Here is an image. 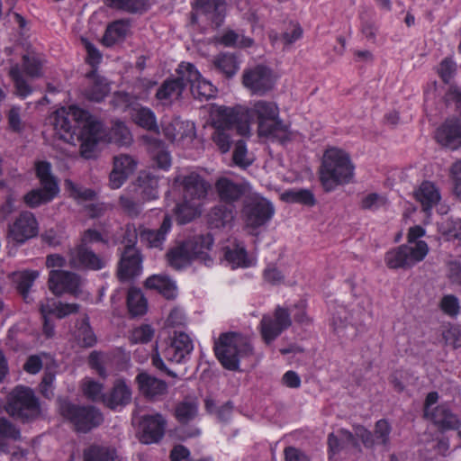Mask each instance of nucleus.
<instances>
[{"label": "nucleus", "mask_w": 461, "mask_h": 461, "mask_svg": "<svg viewBox=\"0 0 461 461\" xmlns=\"http://www.w3.org/2000/svg\"><path fill=\"white\" fill-rule=\"evenodd\" d=\"M50 122L59 137L68 143L80 141V154L85 158H93L96 154V142L104 138L100 122L86 111L71 105L61 107L50 115Z\"/></svg>", "instance_id": "nucleus-1"}, {"label": "nucleus", "mask_w": 461, "mask_h": 461, "mask_svg": "<svg viewBox=\"0 0 461 461\" xmlns=\"http://www.w3.org/2000/svg\"><path fill=\"white\" fill-rule=\"evenodd\" d=\"M240 122H248L251 130L254 119L258 122L259 136L276 139L285 142L291 139L292 132L288 126L279 119V108L274 102L258 100L250 104L249 107H233Z\"/></svg>", "instance_id": "nucleus-2"}, {"label": "nucleus", "mask_w": 461, "mask_h": 461, "mask_svg": "<svg viewBox=\"0 0 461 461\" xmlns=\"http://www.w3.org/2000/svg\"><path fill=\"white\" fill-rule=\"evenodd\" d=\"M173 189H182L183 202L176 203L174 212L179 223L191 221L202 212L203 202L205 199L210 184L205 182L194 172L188 175L179 174L173 182Z\"/></svg>", "instance_id": "nucleus-3"}, {"label": "nucleus", "mask_w": 461, "mask_h": 461, "mask_svg": "<svg viewBox=\"0 0 461 461\" xmlns=\"http://www.w3.org/2000/svg\"><path fill=\"white\" fill-rule=\"evenodd\" d=\"M237 115L232 107L212 105L210 108L212 125L214 129L212 139L221 153H227L231 147V130L235 129L240 136L250 135L248 122H240Z\"/></svg>", "instance_id": "nucleus-4"}, {"label": "nucleus", "mask_w": 461, "mask_h": 461, "mask_svg": "<svg viewBox=\"0 0 461 461\" xmlns=\"http://www.w3.org/2000/svg\"><path fill=\"white\" fill-rule=\"evenodd\" d=\"M354 169L350 157L345 150L336 147L327 149L320 169L323 188L330 192L339 185L348 183L354 176Z\"/></svg>", "instance_id": "nucleus-5"}, {"label": "nucleus", "mask_w": 461, "mask_h": 461, "mask_svg": "<svg viewBox=\"0 0 461 461\" xmlns=\"http://www.w3.org/2000/svg\"><path fill=\"white\" fill-rule=\"evenodd\" d=\"M212 244L213 240L211 235L199 236L193 240H187L167 253V262L176 269L184 268L195 259L210 266L212 259L209 256V251Z\"/></svg>", "instance_id": "nucleus-6"}, {"label": "nucleus", "mask_w": 461, "mask_h": 461, "mask_svg": "<svg viewBox=\"0 0 461 461\" xmlns=\"http://www.w3.org/2000/svg\"><path fill=\"white\" fill-rule=\"evenodd\" d=\"M214 351L221 364L229 370H237L240 357L250 354L252 348L245 338L237 333L222 334L215 342Z\"/></svg>", "instance_id": "nucleus-7"}, {"label": "nucleus", "mask_w": 461, "mask_h": 461, "mask_svg": "<svg viewBox=\"0 0 461 461\" xmlns=\"http://www.w3.org/2000/svg\"><path fill=\"white\" fill-rule=\"evenodd\" d=\"M6 411L23 420L37 418L41 414V405L34 392L26 386L14 387L8 395Z\"/></svg>", "instance_id": "nucleus-8"}, {"label": "nucleus", "mask_w": 461, "mask_h": 461, "mask_svg": "<svg viewBox=\"0 0 461 461\" xmlns=\"http://www.w3.org/2000/svg\"><path fill=\"white\" fill-rule=\"evenodd\" d=\"M35 169L41 188L32 189L23 197L24 203L32 208L50 202L59 192L58 182L51 174V166L49 162L40 161L36 163Z\"/></svg>", "instance_id": "nucleus-9"}, {"label": "nucleus", "mask_w": 461, "mask_h": 461, "mask_svg": "<svg viewBox=\"0 0 461 461\" xmlns=\"http://www.w3.org/2000/svg\"><path fill=\"white\" fill-rule=\"evenodd\" d=\"M104 241L102 235L95 230L89 229L84 232L81 243L70 251L69 264L75 268H88L99 270L105 265V260L101 258L88 246Z\"/></svg>", "instance_id": "nucleus-10"}, {"label": "nucleus", "mask_w": 461, "mask_h": 461, "mask_svg": "<svg viewBox=\"0 0 461 461\" xmlns=\"http://www.w3.org/2000/svg\"><path fill=\"white\" fill-rule=\"evenodd\" d=\"M274 214L272 203L260 194L251 193L245 198L241 216L247 229L255 230L266 225Z\"/></svg>", "instance_id": "nucleus-11"}, {"label": "nucleus", "mask_w": 461, "mask_h": 461, "mask_svg": "<svg viewBox=\"0 0 461 461\" xmlns=\"http://www.w3.org/2000/svg\"><path fill=\"white\" fill-rule=\"evenodd\" d=\"M125 237V249L122 254L119 264L118 277L122 282L129 281L142 273V257L134 244L137 240L136 229L127 225Z\"/></svg>", "instance_id": "nucleus-12"}, {"label": "nucleus", "mask_w": 461, "mask_h": 461, "mask_svg": "<svg viewBox=\"0 0 461 461\" xmlns=\"http://www.w3.org/2000/svg\"><path fill=\"white\" fill-rule=\"evenodd\" d=\"M59 410L66 419L69 420L77 431L87 432L100 425L104 420L102 413L93 406H77L62 401Z\"/></svg>", "instance_id": "nucleus-13"}, {"label": "nucleus", "mask_w": 461, "mask_h": 461, "mask_svg": "<svg viewBox=\"0 0 461 461\" xmlns=\"http://www.w3.org/2000/svg\"><path fill=\"white\" fill-rule=\"evenodd\" d=\"M176 74L189 84L193 96L200 101L208 100L216 94L214 86L202 76L199 70L191 63L179 64Z\"/></svg>", "instance_id": "nucleus-14"}, {"label": "nucleus", "mask_w": 461, "mask_h": 461, "mask_svg": "<svg viewBox=\"0 0 461 461\" xmlns=\"http://www.w3.org/2000/svg\"><path fill=\"white\" fill-rule=\"evenodd\" d=\"M225 15V0H197L192 22L199 25L210 23L212 27L218 28L223 23Z\"/></svg>", "instance_id": "nucleus-15"}, {"label": "nucleus", "mask_w": 461, "mask_h": 461, "mask_svg": "<svg viewBox=\"0 0 461 461\" xmlns=\"http://www.w3.org/2000/svg\"><path fill=\"white\" fill-rule=\"evenodd\" d=\"M292 323L290 313L283 307H276L272 314L264 315L260 321V333L267 344L273 342Z\"/></svg>", "instance_id": "nucleus-16"}, {"label": "nucleus", "mask_w": 461, "mask_h": 461, "mask_svg": "<svg viewBox=\"0 0 461 461\" xmlns=\"http://www.w3.org/2000/svg\"><path fill=\"white\" fill-rule=\"evenodd\" d=\"M275 80L272 71L265 66H257L247 69L242 77L243 86L253 95H263L271 90Z\"/></svg>", "instance_id": "nucleus-17"}, {"label": "nucleus", "mask_w": 461, "mask_h": 461, "mask_svg": "<svg viewBox=\"0 0 461 461\" xmlns=\"http://www.w3.org/2000/svg\"><path fill=\"white\" fill-rule=\"evenodd\" d=\"M39 232V224L32 212H23L9 225L7 238L9 241L23 244L35 237Z\"/></svg>", "instance_id": "nucleus-18"}, {"label": "nucleus", "mask_w": 461, "mask_h": 461, "mask_svg": "<svg viewBox=\"0 0 461 461\" xmlns=\"http://www.w3.org/2000/svg\"><path fill=\"white\" fill-rule=\"evenodd\" d=\"M354 431L365 447H373L375 445H379L385 450H389L392 427L386 420L383 419L375 422L374 433L360 425L356 426Z\"/></svg>", "instance_id": "nucleus-19"}, {"label": "nucleus", "mask_w": 461, "mask_h": 461, "mask_svg": "<svg viewBox=\"0 0 461 461\" xmlns=\"http://www.w3.org/2000/svg\"><path fill=\"white\" fill-rule=\"evenodd\" d=\"M167 421L158 414L145 415L139 423V438L143 444L159 442L164 437Z\"/></svg>", "instance_id": "nucleus-20"}, {"label": "nucleus", "mask_w": 461, "mask_h": 461, "mask_svg": "<svg viewBox=\"0 0 461 461\" xmlns=\"http://www.w3.org/2000/svg\"><path fill=\"white\" fill-rule=\"evenodd\" d=\"M83 281L73 273L62 270H52L50 273L49 286L57 295L63 293H71L77 295L81 292Z\"/></svg>", "instance_id": "nucleus-21"}, {"label": "nucleus", "mask_w": 461, "mask_h": 461, "mask_svg": "<svg viewBox=\"0 0 461 461\" xmlns=\"http://www.w3.org/2000/svg\"><path fill=\"white\" fill-rule=\"evenodd\" d=\"M194 349L193 340L184 332H176L170 344L163 350L164 357L170 362L182 363Z\"/></svg>", "instance_id": "nucleus-22"}, {"label": "nucleus", "mask_w": 461, "mask_h": 461, "mask_svg": "<svg viewBox=\"0 0 461 461\" xmlns=\"http://www.w3.org/2000/svg\"><path fill=\"white\" fill-rule=\"evenodd\" d=\"M162 131L165 137L170 141L192 140L195 136L194 123L190 121H182L179 118L164 121Z\"/></svg>", "instance_id": "nucleus-23"}, {"label": "nucleus", "mask_w": 461, "mask_h": 461, "mask_svg": "<svg viewBox=\"0 0 461 461\" xmlns=\"http://www.w3.org/2000/svg\"><path fill=\"white\" fill-rule=\"evenodd\" d=\"M437 141L451 149L461 147V119L447 120L436 131Z\"/></svg>", "instance_id": "nucleus-24"}, {"label": "nucleus", "mask_w": 461, "mask_h": 461, "mask_svg": "<svg viewBox=\"0 0 461 461\" xmlns=\"http://www.w3.org/2000/svg\"><path fill=\"white\" fill-rule=\"evenodd\" d=\"M425 418L441 431L457 429L461 426L459 417L446 403L437 405Z\"/></svg>", "instance_id": "nucleus-25"}, {"label": "nucleus", "mask_w": 461, "mask_h": 461, "mask_svg": "<svg viewBox=\"0 0 461 461\" xmlns=\"http://www.w3.org/2000/svg\"><path fill=\"white\" fill-rule=\"evenodd\" d=\"M172 220L169 215H165L160 228L157 230L143 229L139 233L140 241L149 249H163L167 235L171 230Z\"/></svg>", "instance_id": "nucleus-26"}, {"label": "nucleus", "mask_w": 461, "mask_h": 461, "mask_svg": "<svg viewBox=\"0 0 461 461\" xmlns=\"http://www.w3.org/2000/svg\"><path fill=\"white\" fill-rule=\"evenodd\" d=\"M185 86V79L177 75V77L169 78L159 86L156 98L160 104L169 106L181 98Z\"/></svg>", "instance_id": "nucleus-27"}, {"label": "nucleus", "mask_w": 461, "mask_h": 461, "mask_svg": "<svg viewBox=\"0 0 461 461\" xmlns=\"http://www.w3.org/2000/svg\"><path fill=\"white\" fill-rule=\"evenodd\" d=\"M131 389L127 382L117 379L110 393L104 397V404L113 410L124 407L131 402Z\"/></svg>", "instance_id": "nucleus-28"}, {"label": "nucleus", "mask_w": 461, "mask_h": 461, "mask_svg": "<svg viewBox=\"0 0 461 461\" xmlns=\"http://www.w3.org/2000/svg\"><path fill=\"white\" fill-rule=\"evenodd\" d=\"M415 199L421 204L422 209L429 212L441 200V194L437 185L431 181H423L414 190Z\"/></svg>", "instance_id": "nucleus-29"}, {"label": "nucleus", "mask_w": 461, "mask_h": 461, "mask_svg": "<svg viewBox=\"0 0 461 461\" xmlns=\"http://www.w3.org/2000/svg\"><path fill=\"white\" fill-rule=\"evenodd\" d=\"M249 187L248 183L237 184L227 177L218 179L215 184L221 200L229 203L240 199Z\"/></svg>", "instance_id": "nucleus-30"}, {"label": "nucleus", "mask_w": 461, "mask_h": 461, "mask_svg": "<svg viewBox=\"0 0 461 461\" xmlns=\"http://www.w3.org/2000/svg\"><path fill=\"white\" fill-rule=\"evenodd\" d=\"M208 224L212 229L230 228L235 218L234 205L220 204L213 207L208 213Z\"/></svg>", "instance_id": "nucleus-31"}, {"label": "nucleus", "mask_w": 461, "mask_h": 461, "mask_svg": "<svg viewBox=\"0 0 461 461\" xmlns=\"http://www.w3.org/2000/svg\"><path fill=\"white\" fill-rule=\"evenodd\" d=\"M100 131L104 138L96 142V146L101 143L114 142L120 146H128L132 142V136L127 126L122 122H116L109 133L105 131L100 122Z\"/></svg>", "instance_id": "nucleus-32"}, {"label": "nucleus", "mask_w": 461, "mask_h": 461, "mask_svg": "<svg viewBox=\"0 0 461 461\" xmlns=\"http://www.w3.org/2000/svg\"><path fill=\"white\" fill-rule=\"evenodd\" d=\"M145 285L149 289L156 290L167 299L175 298L177 294L176 282L166 275H153L147 278Z\"/></svg>", "instance_id": "nucleus-33"}, {"label": "nucleus", "mask_w": 461, "mask_h": 461, "mask_svg": "<svg viewBox=\"0 0 461 461\" xmlns=\"http://www.w3.org/2000/svg\"><path fill=\"white\" fill-rule=\"evenodd\" d=\"M140 391L149 398L160 396L167 392V384L148 374L142 373L137 376Z\"/></svg>", "instance_id": "nucleus-34"}, {"label": "nucleus", "mask_w": 461, "mask_h": 461, "mask_svg": "<svg viewBox=\"0 0 461 461\" xmlns=\"http://www.w3.org/2000/svg\"><path fill=\"white\" fill-rule=\"evenodd\" d=\"M88 86L85 90L87 99L94 102H101L110 92V86L106 80L95 74V71L88 74Z\"/></svg>", "instance_id": "nucleus-35"}, {"label": "nucleus", "mask_w": 461, "mask_h": 461, "mask_svg": "<svg viewBox=\"0 0 461 461\" xmlns=\"http://www.w3.org/2000/svg\"><path fill=\"white\" fill-rule=\"evenodd\" d=\"M328 444L331 455L339 453L348 447H357L358 444L353 434L344 429H338L335 433L329 435Z\"/></svg>", "instance_id": "nucleus-36"}, {"label": "nucleus", "mask_w": 461, "mask_h": 461, "mask_svg": "<svg viewBox=\"0 0 461 461\" xmlns=\"http://www.w3.org/2000/svg\"><path fill=\"white\" fill-rule=\"evenodd\" d=\"M77 304L57 303L54 299H47L41 304V312L42 317H48L50 314H55L58 318H64L67 315L77 312Z\"/></svg>", "instance_id": "nucleus-37"}, {"label": "nucleus", "mask_w": 461, "mask_h": 461, "mask_svg": "<svg viewBox=\"0 0 461 461\" xmlns=\"http://www.w3.org/2000/svg\"><path fill=\"white\" fill-rule=\"evenodd\" d=\"M225 259L232 268L249 267L254 264L253 258L248 257L247 251L241 244H235L232 248H227Z\"/></svg>", "instance_id": "nucleus-38"}, {"label": "nucleus", "mask_w": 461, "mask_h": 461, "mask_svg": "<svg viewBox=\"0 0 461 461\" xmlns=\"http://www.w3.org/2000/svg\"><path fill=\"white\" fill-rule=\"evenodd\" d=\"M131 115L139 126L149 131H158L156 116L149 108L136 104L132 107Z\"/></svg>", "instance_id": "nucleus-39"}, {"label": "nucleus", "mask_w": 461, "mask_h": 461, "mask_svg": "<svg viewBox=\"0 0 461 461\" xmlns=\"http://www.w3.org/2000/svg\"><path fill=\"white\" fill-rule=\"evenodd\" d=\"M20 430L5 418H0V451L10 452V444L20 438Z\"/></svg>", "instance_id": "nucleus-40"}, {"label": "nucleus", "mask_w": 461, "mask_h": 461, "mask_svg": "<svg viewBox=\"0 0 461 461\" xmlns=\"http://www.w3.org/2000/svg\"><path fill=\"white\" fill-rule=\"evenodd\" d=\"M130 25L123 20L116 21L111 23L103 37V43L105 46H113L118 41H122L129 32Z\"/></svg>", "instance_id": "nucleus-41"}, {"label": "nucleus", "mask_w": 461, "mask_h": 461, "mask_svg": "<svg viewBox=\"0 0 461 461\" xmlns=\"http://www.w3.org/2000/svg\"><path fill=\"white\" fill-rule=\"evenodd\" d=\"M215 42L225 47L248 48L252 46L253 40L233 30H226L222 34L215 37Z\"/></svg>", "instance_id": "nucleus-42"}, {"label": "nucleus", "mask_w": 461, "mask_h": 461, "mask_svg": "<svg viewBox=\"0 0 461 461\" xmlns=\"http://www.w3.org/2000/svg\"><path fill=\"white\" fill-rule=\"evenodd\" d=\"M39 276L40 273L37 270H22L13 273V281L24 299L27 298L31 287Z\"/></svg>", "instance_id": "nucleus-43"}, {"label": "nucleus", "mask_w": 461, "mask_h": 461, "mask_svg": "<svg viewBox=\"0 0 461 461\" xmlns=\"http://www.w3.org/2000/svg\"><path fill=\"white\" fill-rule=\"evenodd\" d=\"M214 67L225 77H231L239 70V62L230 53H221L213 59Z\"/></svg>", "instance_id": "nucleus-44"}, {"label": "nucleus", "mask_w": 461, "mask_h": 461, "mask_svg": "<svg viewBox=\"0 0 461 461\" xmlns=\"http://www.w3.org/2000/svg\"><path fill=\"white\" fill-rule=\"evenodd\" d=\"M410 267L422 261L429 253V246L425 241L408 242L402 245Z\"/></svg>", "instance_id": "nucleus-45"}, {"label": "nucleus", "mask_w": 461, "mask_h": 461, "mask_svg": "<svg viewBox=\"0 0 461 461\" xmlns=\"http://www.w3.org/2000/svg\"><path fill=\"white\" fill-rule=\"evenodd\" d=\"M127 305L132 316H140L146 313L148 303L140 290L131 288L128 292Z\"/></svg>", "instance_id": "nucleus-46"}, {"label": "nucleus", "mask_w": 461, "mask_h": 461, "mask_svg": "<svg viewBox=\"0 0 461 461\" xmlns=\"http://www.w3.org/2000/svg\"><path fill=\"white\" fill-rule=\"evenodd\" d=\"M84 461H120L113 448L92 446L84 452Z\"/></svg>", "instance_id": "nucleus-47"}, {"label": "nucleus", "mask_w": 461, "mask_h": 461, "mask_svg": "<svg viewBox=\"0 0 461 461\" xmlns=\"http://www.w3.org/2000/svg\"><path fill=\"white\" fill-rule=\"evenodd\" d=\"M140 188L143 200L149 201L158 197V180L149 174L141 173L139 176Z\"/></svg>", "instance_id": "nucleus-48"}, {"label": "nucleus", "mask_w": 461, "mask_h": 461, "mask_svg": "<svg viewBox=\"0 0 461 461\" xmlns=\"http://www.w3.org/2000/svg\"><path fill=\"white\" fill-rule=\"evenodd\" d=\"M81 390L84 395L93 402H102L104 403V384L94 380L91 377H85L81 381Z\"/></svg>", "instance_id": "nucleus-49"}, {"label": "nucleus", "mask_w": 461, "mask_h": 461, "mask_svg": "<svg viewBox=\"0 0 461 461\" xmlns=\"http://www.w3.org/2000/svg\"><path fill=\"white\" fill-rule=\"evenodd\" d=\"M65 190L68 192L69 196L74 198L77 203H83L95 200L96 194L95 191L84 188L81 185L75 184L70 179H66L64 182Z\"/></svg>", "instance_id": "nucleus-50"}, {"label": "nucleus", "mask_w": 461, "mask_h": 461, "mask_svg": "<svg viewBox=\"0 0 461 461\" xmlns=\"http://www.w3.org/2000/svg\"><path fill=\"white\" fill-rule=\"evenodd\" d=\"M283 201L312 206L315 203L313 194L307 189H290L281 194Z\"/></svg>", "instance_id": "nucleus-51"}, {"label": "nucleus", "mask_w": 461, "mask_h": 461, "mask_svg": "<svg viewBox=\"0 0 461 461\" xmlns=\"http://www.w3.org/2000/svg\"><path fill=\"white\" fill-rule=\"evenodd\" d=\"M111 361L112 358L109 354L97 351H93L88 357V364L90 367L104 379L108 376L106 366L110 365Z\"/></svg>", "instance_id": "nucleus-52"}, {"label": "nucleus", "mask_w": 461, "mask_h": 461, "mask_svg": "<svg viewBox=\"0 0 461 461\" xmlns=\"http://www.w3.org/2000/svg\"><path fill=\"white\" fill-rule=\"evenodd\" d=\"M198 403L194 399H185L176 408V416L180 422H187L197 414Z\"/></svg>", "instance_id": "nucleus-53"}, {"label": "nucleus", "mask_w": 461, "mask_h": 461, "mask_svg": "<svg viewBox=\"0 0 461 461\" xmlns=\"http://www.w3.org/2000/svg\"><path fill=\"white\" fill-rule=\"evenodd\" d=\"M406 258L404 249L402 245L386 253L385 263L390 268H408L410 266Z\"/></svg>", "instance_id": "nucleus-54"}, {"label": "nucleus", "mask_w": 461, "mask_h": 461, "mask_svg": "<svg viewBox=\"0 0 461 461\" xmlns=\"http://www.w3.org/2000/svg\"><path fill=\"white\" fill-rule=\"evenodd\" d=\"M150 152L157 166L164 170H167L171 166V157L169 153L164 149L160 140L154 141L150 147Z\"/></svg>", "instance_id": "nucleus-55"}, {"label": "nucleus", "mask_w": 461, "mask_h": 461, "mask_svg": "<svg viewBox=\"0 0 461 461\" xmlns=\"http://www.w3.org/2000/svg\"><path fill=\"white\" fill-rule=\"evenodd\" d=\"M232 160L240 168H246L253 163V158L249 155L247 145L243 140H239L235 144Z\"/></svg>", "instance_id": "nucleus-56"}, {"label": "nucleus", "mask_w": 461, "mask_h": 461, "mask_svg": "<svg viewBox=\"0 0 461 461\" xmlns=\"http://www.w3.org/2000/svg\"><path fill=\"white\" fill-rule=\"evenodd\" d=\"M110 6L127 12L136 13L145 10L148 0H104Z\"/></svg>", "instance_id": "nucleus-57"}, {"label": "nucleus", "mask_w": 461, "mask_h": 461, "mask_svg": "<svg viewBox=\"0 0 461 461\" xmlns=\"http://www.w3.org/2000/svg\"><path fill=\"white\" fill-rule=\"evenodd\" d=\"M387 203V198L377 193H368L363 195L360 206L364 210L376 211Z\"/></svg>", "instance_id": "nucleus-58"}, {"label": "nucleus", "mask_w": 461, "mask_h": 461, "mask_svg": "<svg viewBox=\"0 0 461 461\" xmlns=\"http://www.w3.org/2000/svg\"><path fill=\"white\" fill-rule=\"evenodd\" d=\"M10 76L14 82L16 94L19 96L24 98L32 93L31 86L23 79V72L17 65L12 67V68L10 69Z\"/></svg>", "instance_id": "nucleus-59"}, {"label": "nucleus", "mask_w": 461, "mask_h": 461, "mask_svg": "<svg viewBox=\"0 0 461 461\" xmlns=\"http://www.w3.org/2000/svg\"><path fill=\"white\" fill-rule=\"evenodd\" d=\"M78 343L83 347H92L96 339L87 321H83L78 328L77 334Z\"/></svg>", "instance_id": "nucleus-60"}, {"label": "nucleus", "mask_w": 461, "mask_h": 461, "mask_svg": "<svg viewBox=\"0 0 461 461\" xmlns=\"http://www.w3.org/2000/svg\"><path fill=\"white\" fill-rule=\"evenodd\" d=\"M154 336V329L150 325L143 324L132 330L130 339L133 343H147Z\"/></svg>", "instance_id": "nucleus-61"}, {"label": "nucleus", "mask_w": 461, "mask_h": 461, "mask_svg": "<svg viewBox=\"0 0 461 461\" xmlns=\"http://www.w3.org/2000/svg\"><path fill=\"white\" fill-rule=\"evenodd\" d=\"M41 63L38 57L34 54H28L23 56V71L32 77H39L41 75Z\"/></svg>", "instance_id": "nucleus-62"}, {"label": "nucleus", "mask_w": 461, "mask_h": 461, "mask_svg": "<svg viewBox=\"0 0 461 461\" xmlns=\"http://www.w3.org/2000/svg\"><path fill=\"white\" fill-rule=\"evenodd\" d=\"M136 100L135 94L132 95L125 92H118L113 97V104L116 108L122 110L130 109L131 112L132 107L137 104L135 103Z\"/></svg>", "instance_id": "nucleus-63"}, {"label": "nucleus", "mask_w": 461, "mask_h": 461, "mask_svg": "<svg viewBox=\"0 0 461 461\" xmlns=\"http://www.w3.org/2000/svg\"><path fill=\"white\" fill-rule=\"evenodd\" d=\"M449 177L455 194L461 200V160H456L450 166Z\"/></svg>", "instance_id": "nucleus-64"}]
</instances>
